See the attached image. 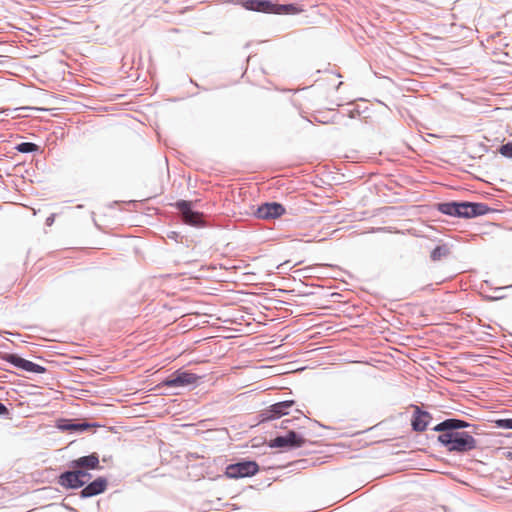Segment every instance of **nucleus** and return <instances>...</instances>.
<instances>
[{
    "instance_id": "1",
    "label": "nucleus",
    "mask_w": 512,
    "mask_h": 512,
    "mask_svg": "<svg viewBox=\"0 0 512 512\" xmlns=\"http://www.w3.org/2000/svg\"><path fill=\"white\" fill-rule=\"evenodd\" d=\"M437 210L452 217L473 218L485 215L490 209L483 203L451 201L438 203Z\"/></svg>"
},
{
    "instance_id": "2",
    "label": "nucleus",
    "mask_w": 512,
    "mask_h": 512,
    "mask_svg": "<svg viewBox=\"0 0 512 512\" xmlns=\"http://www.w3.org/2000/svg\"><path fill=\"white\" fill-rule=\"evenodd\" d=\"M473 431L441 432L438 442L450 452L465 453L477 447V441L472 436Z\"/></svg>"
},
{
    "instance_id": "3",
    "label": "nucleus",
    "mask_w": 512,
    "mask_h": 512,
    "mask_svg": "<svg viewBox=\"0 0 512 512\" xmlns=\"http://www.w3.org/2000/svg\"><path fill=\"white\" fill-rule=\"evenodd\" d=\"M245 9L271 14H291L296 12L293 4H277L271 0H242Z\"/></svg>"
},
{
    "instance_id": "4",
    "label": "nucleus",
    "mask_w": 512,
    "mask_h": 512,
    "mask_svg": "<svg viewBox=\"0 0 512 512\" xmlns=\"http://www.w3.org/2000/svg\"><path fill=\"white\" fill-rule=\"evenodd\" d=\"M200 378L195 373L179 369L163 380L159 386L167 388L196 387Z\"/></svg>"
},
{
    "instance_id": "5",
    "label": "nucleus",
    "mask_w": 512,
    "mask_h": 512,
    "mask_svg": "<svg viewBox=\"0 0 512 512\" xmlns=\"http://www.w3.org/2000/svg\"><path fill=\"white\" fill-rule=\"evenodd\" d=\"M259 466L255 461H242L226 467L225 475L231 479L250 477L255 475Z\"/></svg>"
},
{
    "instance_id": "6",
    "label": "nucleus",
    "mask_w": 512,
    "mask_h": 512,
    "mask_svg": "<svg viewBox=\"0 0 512 512\" xmlns=\"http://www.w3.org/2000/svg\"><path fill=\"white\" fill-rule=\"evenodd\" d=\"M306 442L305 438L294 430H289L285 435L275 437L269 442L271 448L295 449L302 447Z\"/></svg>"
},
{
    "instance_id": "7",
    "label": "nucleus",
    "mask_w": 512,
    "mask_h": 512,
    "mask_svg": "<svg viewBox=\"0 0 512 512\" xmlns=\"http://www.w3.org/2000/svg\"><path fill=\"white\" fill-rule=\"evenodd\" d=\"M0 358L14 367L24 370L29 373L42 374L46 371L45 367L36 364L32 361L26 360L17 354L13 353H2Z\"/></svg>"
},
{
    "instance_id": "8",
    "label": "nucleus",
    "mask_w": 512,
    "mask_h": 512,
    "mask_svg": "<svg viewBox=\"0 0 512 512\" xmlns=\"http://www.w3.org/2000/svg\"><path fill=\"white\" fill-rule=\"evenodd\" d=\"M176 207L186 224L191 226H201L203 224L202 213L192 210L190 202L180 200L176 202Z\"/></svg>"
},
{
    "instance_id": "9",
    "label": "nucleus",
    "mask_w": 512,
    "mask_h": 512,
    "mask_svg": "<svg viewBox=\"0 0 512 512\" xmlns=\"http://www.w3.org/2000/svg\"><path fill=\"white\" fill-rule=\"evenodd\" d=\"M96 423H90L86 420L80 419H61L58 421L57 427L63 431H69L73 433H81L90 428L98 427Z\"/></svg>"
},
{
    "instance_id": "10",
    "label": "nucleus",
    "mask_w": 512,
    "mask_h": 512,
    "mask_svg": "<svg viewBox=\"0 0 512 512\" xmlns=\"http://www.w3.org/2000/svg\"><path fill=\"white\" fill-rule=\"evenodd\" d=\"M285 213V208L277 202H266L257 208L255 215L260 219H275Z\"/></svg>"
},
{
    "instance_id": "11",
    "label": "nucleus",
    "mask_w": 512,
    "mask_h": 512,
    "mask_svg": "<svg viewBox=\"0 0 512 512\" xmlns=\"http://www.w3.org/2000/svg\"><path fill=\"white\" fill-rule=\"evenodd\" d=\"M464 428H473L475 430L476 427L464 420L449 418L437 424L433 430L436 432H460L459 430Z\"/></svg>"
},
{
    "instance_id": "12",
    "label": "nucleus",
    "mask_w": 512,
    "mask_h": 512,
    "mask_svg": "<svg viewBox=\"0 0 512 512\" xmlns=\"http://www.w3.org/2000/svg\"><path fill=\"white\" fill-rule=\"evenodd\" d=\"M294 405L293 400H285L277 402L263 412V421L280 418L281 416L287 415L288 410Z\"/></svg>"
},
{
    "instance_id": "13",
    "label": "nucleus",
    "mask_w": 512,
    "mask_h": 512,
    "mask_svg": "<svg viewBox=\"0 0 512 512\" xmlns=\"http://www.w3.org/2000/svg\"><path fill=\"white\" fill-rule=\"evenodd\" d=\"M107 479L105 477H98L94 481L87 483L86 486L80 491L81 498H90L103 493L107 488Z\"/></svg>"
},
{
    "instance_id": "14",
    "label": "nucleus",
    "mask_w": 512,
    "mask_h": 512,
    "mask_svg": "<svg viewBox=\"0 0 512 512\" xmlns=\"http://www.w3.org/2000/svg\"><path fill=\"white\" fill-rule=\"evenodd\" d=\"M70 468H83L87 470H94L99 468V456L97 453H92L87 456L79 457L69 463Z\"/></svg>"
},
{
    "instance_id": "15",
    "label": "nucleus",
    "mask_w": 512,
    "mask_h": 512,
    "mask_svg": "<svg viewBox=\"0 0 512 512\" xmlns=\"http://www.w3.org/2000/svg\"><path fill=\"white\" fill-rule=\"evenodd\" d=\"M431 418V415L427 411H423L416 406L411 420L412 429L416 432H423L427 428Z\"/></svg>"
},
{
    "instance_id": "16",
    "label": "nucleus",
    "mask_w": 512,
    "mask_h": 512,
    "mask_svg": "<svg viewBox=\"0 0 512 512\" xmlns=\"http://www.w3.org/2000/svg\"><path fill=\"white\" fill-rule=\"evenodd\" d=\"M58 483L66 489H78L84 486V482L78 479L77 474L73 469L61 473Z\"/></svg>"
},
{
    "instance_id": "17",
    "label": "nucleus",
    "mask_w": 512,
    "mask_h": 512,
    "mask_svg": "<svg viewBox=\"0 0 512 512\" xmlns=\"http://www.w3.org/2000/svg\"><path fill=\"white\" fill-rule=\"evenodd\" d=\"M451 253V249H450V246L448 244H442V245H438L436 246L431 254H430V258L432 261L436 262V261H440L442 260L443 258H446L447 256H449Z\"/></svg>"
},
{
    "instance_id": "18",
    "label": "nucleus",
    "mask_w": 512,
    "mask_h": 512,
    "mask_svg": "<svg viewBox=\"0 0 512 512\" xmlns=\"http://www.w3.org/2000/svg\"><path fill=\"white\" fill-rule=\"evenodd\" d=\"M15 149L20 153H33L39 151V146L32 142H22Z\"/></svg>"
},
{
    "instance_id": "19",
    "label": "nucleus",
    "mask_w": 512,
    "mask_h": 512,
    "mask_svg": "<svg viewBox=\"0 0 512 512\" xmlns=\"http://www.w3.org/2000/svg\"><path fill=\"white\" fill-rule=\"evenodd\" d=\"M72 469L77 474L78 479L82 480L84 482V485H86L91 478V474L88 472V470L83 468Z\"/></svg>"
},
{
    "instance_id": "20",
    "label": "nucleus",
    "mask_w": 512,
    "mask_h": 512,
    "mask_svg": "<svg viewBox=\"0 0 512 512\" xmlns=\"http://www.w3.org/2000/svg\"><path fill=\"white\" fill-rule=\"evenodd\" d=\"M499 153L506 158H512V142L503 144L499 148Z\"/></svg>"
},
{
    "instance_id": "21",
    "label": "nucleus",
    "mask_w": 512,
    "mask_h": 512,
    "mask_svg": "<svg viewBox=\"0 0 512 512\" xmlns=\"http://www.w3.org/2000/svg\"><path fill=\"white\" fill-rule=\"evenodd\" d=\"M498 428L511 429L512 430V418H503L495 421Z\"/></svg>"
},
{
    "instance_id": "22",
    "label": "nucleus",
    "mask_w": 512,
    "mask_h": 512,
    "mask_svg": "<svg viewBox=\"0 0 512 512\" xmlns=\"http://www.w3.org/2000/svg\"><path fill=\"white\" fill-rule=\"evenodd\" d=\"M9 415V410L8 408L0 402V416H8Z\"/></svg>"
},
{
    "instance_id": "23",
    "label": "nucleus",
    "mask_w": 512,
    "mask_h": 512,
    "mask_svg": "<svg viewBox=\"0 0 512 512\" xmlns=\"http://www.w3.org/2000/svg\"><path fill=\"white\" fill-rule=\"evenodd\" d=\"M294 419H285L281 422L280 427L283 429H288V424L293 422Z\"/></svg>"
},
{
    "instance_id": "24",
    "label": "nucleus",
    "mask_w": 512,
    "mask_h": 512,
    "mask_svg": "<svg viewBox=\"0 0 512 512\" xmlns=\"http://www.w3.org/2000/svg\"><path fill=\"white\" fill-rule=\"evenodd\" d=\"M54 222V216L51 215L46 219V225L50 226Z\"/></svg>"
}]
</instances>
